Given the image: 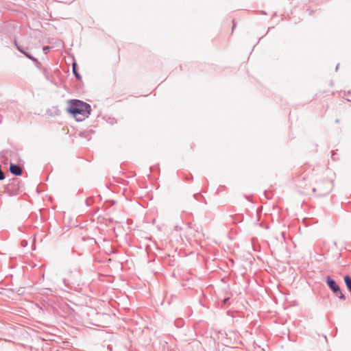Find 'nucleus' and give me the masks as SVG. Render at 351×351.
<instances>
[{"label": "nucleus", "mask_w": 351, "mask_h": 351, "mask_svg": "<svg viewBox=\"0 0 351 351\" xmlns=\"http://www.w3.org/2000/svg\"><path fill=\"white\" fill-rule=\"evenodd\" d=\"M68 113L71 114L77 121H82L90 114L91 108L89 104L77 99L68 101L66 108Z\"/></svg>", "instance_id": "nucleus-1"}, {"label": "nucleus", "mask_w": 351, "mask_h": 351, "mask_svg": "<svg viewBox=\"0 0 351 351\" xmlns=\"http://www.w3.org/2000/svg\"><path fill=\"white\" fill-rule=\"evenodd\" d=\"M326 282L328 287L335 292L337 293L339 291V287L336 284L335 280H333L330 277L328 276L326 278Z\"/></svg>", "instance_id": "nucleus-2"}, {"label": "nucleus", "mask_w": 351, "mask_h": 351, "mask_svg": "<svg viewBox=\"0 0 351 351\" xmlns=\"http://www.w3.org/2000/svg\"><path fill=\"white\" fill-rule=\"evenodd\" d=\"M10 171L15 176H21L22 174V169L16 165L11 164L10 166Z\"/></svg>", "instance_id": "nucleus-3"}, {"label": "nucleus", "mask_w": 351, "mask_h": 351, "mask_svg": "<svg viewBox=\"0 0 351 351\" xmlns=\"http://www.w3.org/2000/svg\"><path fill=\"white\" fill-rule=\"evenodd\" d=\"M344 281H345V283H346L348 289L351 292V278H350V277L349 276H346L344 277Z\"/></svg>", "instance_id": "nucleus-4"}, {"label": "nucleus", "mask_w": 351, "mask_h": 351, "mask_svg": "<svg viewBox=\"0 0 351 351\" xmlns=\"http://www.w3.org/2000/svg\"><path fill=\"white\" fill-rule=\"evenodd\" d=\"M73 73L75 75V77L78 80H81V76L78 74V73L77 72V70H76V63L75 62H74L73 64Z\"/></svg>", "instance_id": "nucleus-5"}, {"label": "nucleus", "mask_w": 351, "mask_h": 351, "mask_svg": "<svg viewBox=\"0 0 351 351\" xmlns=\"http://www.w3.org/2000/svg\"><path fill=\"white\" fill-rule=\"evenodd\" d=\"M337 295L340 298V299H342V300H344L345 299V297H344V295L343 294V293L339 290V291L337 292Z\"/></svg>", "instance_id": "nucleus-6"}, {"label": "nucleus", "mask_w": 351, "mask_h": 351, "mask_svg": "<svg viewBox=\"0 0 351 351\" xmlns=\"http://www.w3.org/2000/svg\"><path fill=\"white\" fill-rule=\"evenodd\" d=\"M18 49L22 51V50L20 49V47H18Z\"/></svg>", "instance_id": "nucleus-7"}]
</instances>
